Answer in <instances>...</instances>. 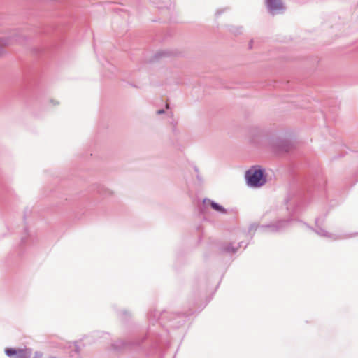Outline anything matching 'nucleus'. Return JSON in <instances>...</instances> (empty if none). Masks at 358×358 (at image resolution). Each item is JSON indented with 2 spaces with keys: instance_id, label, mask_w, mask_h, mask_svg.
<instances>
[{
  "instance_id": "1",
  "label": "nucleus",
  "mask_w": 358,
  "mask_h": 358,
  "mask_svg": "<svg viewBox=\"0 0 358 358\" xmlns=\"http://www.w3.org/2000/svg\"><path fill=\"white\" fill-rule=\"evenodd\" d=\"M246 178L249 185L260 187L265 184L266 179L263 171L260 169H252L246 172Z\"/></svg>"
},
{
  "instance_id": "2",
  "label": "nucleus",
  "mask_w": 358,
  "mask_h": 358,
  "mask_svg": "<svg viewBox=\"0 0 358 358\" xmlns=\"http://www.w3.org/2000/svg\"><path fill=\"white\" fill-rule=\"evenodd\" d=\"M267 6L269 10L273 12L282 8V3L280 0H267Z\"/></svg>"
},
{
  "instance_id": "3",
  "label": "nucleus",
  "mask_w": 358,
  "mask_h": 358,
  "mask_svg": "<svg viewBox=\"0 0 358 358\" xmlns=\"http://www.w3.org/2000/svg\"><path fill=\"white\" fill-rule=\"evenodd\" d=\"M9 45V41L5 38H0V57L3 55L4 48Z\"/></svg>"
},
{
  "instance_id": "4",
  "label": "nucleus",
  "mask_w": 358,
  "mask_h": 358,
  "mask_svg": "<svg viewBox=\"0 0 358 358\" xmlns=\"http://www.w3.org/2000/svg\"><path fill=\"white\" fill-rule=\"evenodd\" d=\"M17 358H29V352L27 350L18 349L17 354L16 355Z\"/></svg>"
},
{
  "instance_id": "5",
  "label": "nucleus",
  "mask_w": 358,
  "mask_h": 358,
  "mask_svg": "<svg viewBox=\"0 0 358 358\" xmlns=\"http://www.w3.org/2000/svg\"><path fill=\"white\" fill-rule=\"evenodd\" d=\"M17 350H16V349L8 348L6 350V353L9 357H11L13 355L16 356V355L17 354Z\"/></svg>"
},
{
  "instance_id": "6",
  "label": "nucleus",
  "mask_w": 358,
  "mask_h": 358,
  "mask_svg": "<svg viewBox=\"0 0 358 358\" xmlns=\"http://www.w3.org/2000/svg\"><path fill=\"white\" fill-rule=\"evenodd\" d=\"M211 206L215 210L220 211V212H223L224 211V209H223V208L222 206H220V205H218L217 203H215L214 202L211 203Z\"/></svg>"
}]
</instances>
